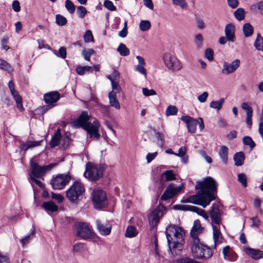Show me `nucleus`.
<instances>
[{
    "label": "nucleus",
    "mask_w": 263,
    "mask_h": 263,
    "mask_svg": "<svg viewBox=\"0 0 263 263\" xmlns=\"http://www.w3.org/2000/svg\"><path fill=\"white\" fill-rule=\"evenodd\" d=\"M84 40L86 43L94 42L93 35L90 30H87L84 35Z\"/></svg>",
    "instance_id": "50"
},
{
    "label": "nucleus",
    "mask_w": 263,
    "mask_h": 263,
    "mask_svg": "<svg viewBox=\"0 0 263 263\" xmlns=\"http://www.w3.org/2000/svg\"><path fill=\"white\" fill-rule=\"evenodd\" d=\"M208 96V92L206 91H204L202 94L198 97V100L200 103H204L206 101Z\"/></svg>",
    "instance_id": "61"
},
{
    "label": "nucleus",
    "mask_w": 263,
    "mask_h": 263,
    "mask_svg": "<svg viewBox=\"0 0 263 263\" xmlns=\"http://www.w3.org/2000/svg\"><path fill=\"white\" fill-rule=\"evenodd\" d=\"M254 46L257 50L263 51V38L259 33L254 41Z\"/></svg>",
    "instance_id": "30"
},
{
    "label": "nucleus",
    "mask_w": 263,
    "mask_h": 263,
    "mask_svg": "<svg viewBox=\"0 0 263 263\" xmlns=\"http://www.w3.org/2000/svg\"><path fill=\"white\" fill-rule=\"evenodd\" d=\"M220 225L215 224L212 225L213 231V238L215 245L220 242L219 239L221 237V233L219 230Z\"/></svg>",
    "instance_id": "26"
},
{
    "label": "nucleus",
    "mask_w": 263,
    "mask_h": 263,
    "mask_svg": "<svg viewBox=\"0 0 263 263\" xmlns=\"http://www.w3.org/2000/svg\"><path fill=\"white\" fill-rule=\"evenodd\" d=\"M243 251L249 257L254 260L263 258V251L259 249H253L249 247H245Z\"/></svg>",
    "instance_id": "21"
},
{
    "label": "nucleus",
    "mask_w": 263,
    "mask_h": 263,
    "mask_svg": "<svg viewBox=\"0 0 263 263\" xmlns=\"http://www.w3.org/2000/svg\"><path fill=\"white\" fill-rule=\"evenodd\" d=\"M163 60L166 66L170 69L179 70L181 68L180 62L174 55L169 53L164 54Z\"/></svg>",
    "instance_id": "12"
},
{
    "label": "nucleus",
    "mask_w": 263,
    "mask_h": 263,
    "mask_svg": "<svg viewBox=\"0 0 263 263\" xmlns=\"http://www.w3.org/2000/svg\"><path fill=\"white\" fill-rule=\"evenodd\" d=\"M90 118L87 111H83L79 118L72 122V126L74 128L82 127L90 138L98 140L100 136L99 133L100 124L97 120H94L92 123L89 122Z\"/></svg>",
    "instance_id": "3"
},
{
    "label": "nucleus",
    "mask_w": 263,
    "mask_h": 263,
    "mask_svg": "<svg viewBox=\"0 0 263 263\" xmlns=\"http://www.w3.org/2000/svg\"><path fill=\"white\" fill-rule=\"evenodd\" d=\"M103 171L99 166L92 164L86 165L84 176L90 180H98L102 176Z\"/></svg>",
    "instance_id": "9"
},
{
    "label": "nucleus",
    "mask_w": 263,
    "mask_h": 263,
    "mask_svg": "<svg viewBox=\"0 0 263 263\" xmlns=\"http://www.w3.org/2000/svg\"><path fill=\"white\" fill-rule=\"evenodd\" d=\"M76 233L77 236L86 239L91 238L93 232L89 226L84 222H78L75 224Z\"/></svg>",
    "instance_id": "8"
},
{
    "label": "nucleus",
    "mask_w": 263,
    "mask_h": 263,
    "mask_svg": "<svg viewBox=\"0 0 263 263\" xmlns=\"http://www.w3.org/2000/svg\"><path fill=\"white\" fill-rule=\"evenodd\" d=\"M60 135L57 134H55L54 136L52 138V139L51 140L50 145V146L52 147H54L56 146H57L60 143Z\"/></svg>",
    "instance_id": "47"
},
{
    "label": "nucleus",
    "mask_w": 263,
    "mask_h": 263,
    "mask_svg": "<svg viewBox=\"0 0 263 263\" xmlns=\"http://www.w3.org/2000/svg\"><path fill=\"white\" fill-rule=\"evenodd\" d=\"M35 233V228L33 227L31 229V232L30 234L28 236H26L23 239H22L21 242L23 246H24L26 244L28 243L31 239V237H32Z\"/></svg>",
    "instance_id": "45"
},
{
    "label": "nucleus",
    "mask_w": 263,
    "mask_h": 263,
    "mask_svg": "<svg viewBox=\"0 0 263 263\" xmlns=\"http://www.w3.org/2000/svg\"><path fill=\"white\" fill-rule=\"evenodd\" d=\"M241 108L246 111L247 115H253V110L247 103H242L241 104Z\"/></svg>",
    "instance_id": "54"
},
{
    "label": "nucleus",
    "mask_w": 263,
    "mask_h": 263,
    "mask_svg": "<svg viewBox=\"0 0 263 263\" xmlns=\"http://www.w3.org/2000/svg\"><path fill=\"white\" fill-rule=\"evenodd\" d=\"M224 102V98H221L217 101H212L210 104V107L219 110Z\"/></svg>",
    "instance_id": "33"
},
{
    "label": "nucleus",
    "mask_w": 263,
    "mask_h": 263,
    "mask_svg": "<svg viewBox=\"0 0 263 263\" xmlns=\"http://www.w3.org/2000/svg\"><path fill=\"white\" fill-rule=\"evenodd\" d=\"M54 53L58 57H60L62 59H65L66 58L67 52L66 49L65 47H61L59 49L58 53H57L56 52H54Z\"/></svg>",
    "instance_id": "53"
},
{
    "label": "nucleus",
    "mask_w": 263,
    "mask_h": 263,
    "mask_svg": "<svg viewBox=\"0 0 263 263\" xmlns=\"http://www.w3.org/2000/svg\"><path fill=\"white\" fill-rule=\"evenodd\" d=\"M92 199L96 209H100L107 204L106 193L102 190L94 191Z\"/></svg>",
    "instance_id": "10"
},
{
    "label": "nucleus",
    "mask_w": 263,
    "mask_h": 263,
    "mask_svg": "<svg viewBox=\"0 0 263 263\" xmlns=\"http://www.w3.org/2000/svg\"><path fill=\"white\" fill-rule=\"evenodd\" d=\"M240 64V61L238 59H235L231 64L225 62L223 63L221 72L224 74H230L235 71L239 67Z\"/></svg>",
    "instance_id": "16"
},
{
    "label": "nucleus",
    "mask_w": 263,
    "mask_h": 263,
    "mask_svg": "<svg viewBox=\"0 0 263 263\" xmlns=\"http://www.w3.org/2000/svg\"><path fill=\"white\" fill-rule=\"evenodd\" d=\"M96 225L100 234L104 236L110 234L112 227L109 222L97 220L96 221Z\"/></svg>",
    "instance_id": "17"
},
{
    "label": "nucleus",
    "mask_w": 263,
    "mask_h": 263,
    "mask_svg": "<svg viewBox=\"0 0 263 263\" xmlns=\"http://www.w3.org/2000/svg\"><path fill=\"white\" fill-rule=\"evenodd\" d=\"M108 98L110 106L114 107L117 109H119L120 108V105L117 99L116 92L114 91H110L108 94Z\"/></svg>",
    "instance_id": "25"
},
{
    "label": "nucleus",
    "mask_w": 263,
    "mask_h": 263,
    "mask_svg": "<svg viewBox=\"0 0 263 263\" xmlns=\"http://www.w3.org/2000/svg\"><path fill=\"white\" fill-rule=\"evenodd\" d=\"M238 181L244 187L247 186V177L244 173H240L238 175Z\"/></svg>",
    "instance_id": "48"
},
{
    "label": "nucleus",
    "mask_w": 263,
    "mask_h": 263,
    "mask_svg": "<svg viewBox=\"0 0 263 263\" xmlns=\"http://www.w3.org/2000/svg\"><path fill=\"white\" fill-rule=\"evenodd\" d=\"M234 160L235 164L236 166H241L242 165L245 160V155L243 152L237 153L234 156Z\"/></svg>",
    "instance_id": "29"
},
{
    "label": "nucleus",
    "mask_w": 263,
    "mask_h": 263,
    "mask_svg": "<svg viewBox=\"0 0 263 263\" xmlns=\"http://www.w3.org/2000/svg\"><path fill=\"white\" fill-rule=\"evenodd\" d=\"M42 207L48 212H54L58 210V206L52 201L44 202Z\"/></svg>",
    "instance_id": "28"
},
{
    "label": "nucleus",
    "mask_w": 263,
    "mask_h": 263,
    "mask_svg": "<svg viewBox=\"0 0 263 263\" xmlns=\"http://www.w3.org/2000/svg\"><path fill=\"white\" fill-rule=\"evenodd\" d=\"M117 50L122 56H127L129 54V50L123 43L119 45Z\"/></svg>",
    "instance_id": "35"
},
{
    "label": "nucleus",
    "mask_w": 263,
    "mask_h": 263,
    "mask_svg": "<svg viewBox=\"0 0 263 263\" xmlns=\"http://www.w3.org/2000/svg\"><path fill=\"white\" fill-rule=\"evenodd\" d=\"M191 248L193 255L197 258L203 257L204 248L206 246L203 245L199 241V239L191 240Z\"/></svg>",
    "instance_id": "14"
},
{
    "label": "nucleus",
    "mask_w": 263,
    "mask_h": 263,
    "mask_svg": "<svg viewBox=\"0 0 263 263\" xmlns=\"http://www.w3.org/2000/svg\"><path fill=\"white\" fill-rule=\"evenodd\" d=\"M181 120L186 125L188 131L191 133H195L196 131L197 121L189 116L181 117Z\"/></svg>",
    "instance_id": "18"
},
{
    "label": "nucleus",
    "mask_w": 263,
    "mask_h": 263,
    "mask_svg": "<svg viewBox=\"0 0 263 263\" xmlns=\"http://www.w3.org/2000/svg\"><path fill=\"white\" fill-rule=\"evenodd\" d=\"M151 27V23L148 20H142L139 24V28L142 31H146Z\"/></svg>",
    "instance_id": "38"
},
{
    "label": "nucleus",
    "mask_w": 263,
    "mask_h": 263,
    "mask_svg": "<svg viewBox=\"0 0 263 263\" xmlns=\"http://www.w3.org/2000/svg\"><path fill=\"white\" fill-rule=\"evenodd\" d=\"M242 31L245 36L249 37L253 33V28L250 23H246L242 27Z\"/></svg>",
    "instance_id": "31"
},
{
    "label": "nucleus",
    "mask_w": 263,
    "mask_h": 263,
    "mask_svg": "<svg viewBox=\"0 0 263 263\" xmlns=\"http://www.w3.org/2000/svg\"><path fill=\"white\" fill-rule=\"evenodd\" d=\"M256 9L260 11H263V1L259 2L255 5H252L250 7L251 10H255Z\"/></svg>",
    "instance_id": "60"
},
{
    "label": "nucleus",
    "mask_w": 263,
    "mask_h": 263,
    "mask_svg": "<svg viewBox=\"0 0 263 263\" xmlns=\"http://www.w3.org/2000/svg\"><path fill=\"white\" fill-rule=\"evenodd\" d=\"M71 178L68 174H59L51 180L50 184L54 190H61L69 183Z\"/></svg>",
    "instance_id": "7"
},
{
    "label": "nucleus",
    "mask_w": 263,
    "mask_h": 263,
    "mask_svg": "<svg viewBox=\"0 0 263 263\" xmlns=\"http://www.w3.org/2000/svg\"><path fill=\"white\" fill-rule=\"evenodd\" d=\"M8 86L10 89L11 93L12 96L13 97L16 103L17 108L21 111H24V108L22 105V98L21 96L19 95L18 93L15 90L14 84L12 81H10L9 82Z\"/></svg>",
    "instance_id": "19"
},
{
    "label": "nucleus",
    "mask_w": 263,
    "mask_h": 263,
    "mask_svg": "<svg viewBox=\"0 0 263 263\" xmlns=\"http://www.w3.org/2000/svg\"><path fill=\"white\" fill-rule=\"evenodd\" d=\"M9 37L8 36H5L1 41L2 48L3 50H8L9 47L7 45L8 42Z\"/></svg>",
    "instance_id": "57"
},
{
    "label": "nucleus",
    "mask_w": 263,
    "mask_h": 263,
    "mask_svg": "<svg viewBox=\"0 0 263 263\" xmlns=\"http://www.w3.org/2000/svg\"><path fill=\"white\" fill-rule=\"evenodd\" d=\"M87 13L86 9L82 6H78L77 8V14L81 18H83Z\"/></svg>",
    "instance_id": "52"
},
{
    "label": "nucleus",
    "mask_w": 263,
    "mask_h": 263,
    "mask_svg": "<svg viewBox=\"0 0 263 263\" xmlns=\"http://www.w3.org/2000/svg\"><path fill=\"white\" fill-rule=\"evenodd\" d=\"M203 253L204 254L203 257L205 258H210L213 255L212 251L207 246H205L204 251H203Z\"/></svg>",
    "instance_id": "63"
},
{
    "label": "nucleus",
    "mask_w": 263,
    "mask_h": 263,
    "mask_svg": "<svg viewBox=\"0 0 263 263\" xmlns=\"http://www.w3.org/2000/svg\"><path fill=\"white\" fill-rule=\"evenodd\" d=\"M0 263H10V259L7 253L0 251Z\"/></svg>",
    "instance_id": "51"
},
{
    "label": "nucleus",
    "mask_w": 263,
    "mask_h": 263,
    "mask_svg": "<svg viewBox=\"0 0 263 263\" xmlns=\"http://www.w3.org/2000/svg\"><path fill=\"white\" fill-rule=\"evenodd\" d=\"M183 183L177 185L174 183H170L165 189L164 193L161 196L162 200H167L178 195L184 189Z\"/></svg>",
    "instance_id": "6"
},
{
    "label": "nucleus",
    "mask_w": 263,
    "mask_h": 263,
    "mask_svg": "<svg viewBox=\"0 0 263 263\" xmlns=\"http://www.w3.org/2000/svg\"><path fill=\"white\" fill-rule=\"evenodd\" d=\"M176 263H198L197 261L189 258H183L177 259Z\"/></svg>",
    "instance_id": "58"
},
{
    "label": "nucleus",
    "mask_w": 263,
    "mask_h": 263,
    "mask_svg": "<svg viewBox=\"0 0 263 263\" xmlns=\"http://www.w3.org/2000/svg\"><path fill=\"white\" fill-rule=\"evenodd\" d=\"M203 38L201 34L199 33L195 35V44L197 49H200L202 46Z\"/></svg>",
    "instance_id": "43"
},
{
    "label": "nucleus",
    "mask_w": 263,
    "mask_h": 263,
    "mask_svg": "<svg viewBox=\"0 0 263 263\" xmlns=\"http://www.w3.org/2000/svg\"><path fill=\"white\" fill-rule=\"evenodd\" d=\"M138 234L136 228L133 226H128L126 230L125 236L126 237L132 238L135 237Z\"/></svg>",
    "instance_id": "34"
},
{
    "label": "nucleus",
    "mask_w": 263,
    "mask_h": 263,
    "mask_svg": "<svg viewBox=\"0 0 263 263\" xmlns=\"http://www.w3.org/2000/svg\"><path fill=\"white\" fill-rule=\"evenodd\" d=\"M60 98V94L58 91H52L46 93L44 96V101L48 105L44 107L46 110L53 106V104L58 101Z\"/></svg>",
    "instance_id": "15"
},
{
    "label": "nucleus",
    "mask_w": 263,
    "mask_h": 263,
    "mask_svg": "<svg viewBox=\"0 0 263 263\" xmlns=\"http://www.w3.org/2000/svg\"><path fill=\"white\" fill-rule=\"evenodd\" d=\"M65 8L66 10L70 13L73 14L76 10V7L73 3L70 0H66L65 2Z\"/></svg>",
    "instance_id": "41"
},
{
    "label": "nucleus",
    "mask_w": 263,
    "mask_h": 263,
    "mask_svg": "<svg viewBox=\"0 0 263 263\" xmlns=\"http://www.w3.org/2000/svg\"><path fill=\"white\" fill-rule=\"evenodd\" d=\"M104 7L110 11L116 10V7L114 5L112 2L109 0H106L104 2Z\"/></svg>",
    "instance_id": "55"
},
{
    "label": "nucleus",
    "mask_w": 263,
    "mask_h": 263,
    "mask_svg": "<svg viewBox=\"0 0 263 263\" xmlns=\"http://www.w3.org/2000/svg\"><path fill=\"white\" fill-rule=\"evenodd\" d=\"M205 57L210 61L213 60V51L211 49L208 48L205 50Z\"/></svg>",
    "instance_id": "62"
},
{
    "label": "nucleus",
    "mask_w": 263,
    "mask_h": 263,
    "mask_svg": "<svg viewBox=\"0 0 263 263\" xmlns=\"http://www.w3.org/2000/svg\"><path fill=\"white\" fill-rule=\"evenodd\" d=\"M164 206L160 204L148 215V219L152 228L157 227L160 218L164 214Z\"/></svg>",
    "instance_id": "11"
},
{
    "label": "nucleus",
    "mask_w": 263,
    "mask_h": 263,
    "mask_svg": "<svg viewBox=\"0 0 263 263\" xmlns=\"http://www.w3.org/2000/svg\"><path fill=\"white\" fill-rule=\"evenodd\" d=\"M84 192L83 184L76 181L66 191V197L70 202L77 204L82 198Z\"/></svg>",
    "instance_id": "4"
},
{
    "label": "nucleus",
    "mask_w": 263,
    "mask_h": 263,
    "mask_svg": "<svg viewBox=\"0 0 263 263\" xmlns=\"http://www.w3.org/2000/svg\"><path fill=\"white\" fill-rule=\"evenodd\" d=\"M165 234L169 250L172 255H177L182 250L185 232L180 227L171 225L166 228Z\"/></svg>",
    "instance_id": "2"
},
{
    "label": "nucleus",
    "mask_w": 263,
    "mask_h": 263,
    "mask_svg": "<svg viewBox=\"0 0 263 263\" xmlns=\"http://www.w3.org/2000/svg\"><path fill=\"white\" fill-rule=\"evenodd\" d=\"M95 53V51L93 49H84L82 51L83 57L87 61H90L91 55Z\"/></svg>",
    "instance_id": "37"
},
{
    "label": "nucleus",
    "mask_w": 263,
    "mask_h": 263,
    "mask_svg": "<svg viewBox=\"0 0 263 263\" xmlns=\"http://www.w3.org/2000/svg\"><path fill=\"white\" fill-rule=\"evenodd\" d=\"M222 253L224 258L230 261H234L237 258V254L231 249V248L227 246L223 248Z\"/></svg>",
    "instance_id": "23"
},
{
    "label": "nucleus",
    "mask_w": 263,
    "mask_h": 263,
    "mask_svg": "<svg viewBox=\"0 0 263 263\" xmlns=\"http://www.w3.org/2000/svg\"><path fill=\"white\" fill-rule=\"evenodd\" d=\"M221 212L216 204L212 205V209L210 212V216L212 220V225L213 224H221Z\"/></svg>",
    "instance_id": "20"
},
{
    "label": "nucleus",
    "mask_w": 263,
    "mask_h": 263,
    "mask_svg": "<svg viewBox=\"0 0 263 263\" xmlns=\"http://www.w3.org/2000/svg\"><path fill=\"white\" fill-rule=\"evenodd\" d=\"M235 26L232 23H229L225 26L224 33L228 41L234 42L235 40Z\"/></svg>",
    "instance_id": "22"
},
{
    "label": "nucleus",
    "mask_w": 263,
    "mask_h": 263,
    "mask_svg": "<svg viewBox=\"0 0 263 263\" xmlns=\"http://www.w3.org/2000/svg\"><path fill=\"white\" fill-rule=\"evenodd\" d=\"M243 143L246 145H248L252 149L255 146V143L252 139L249 136H245L242 139Z\"/></svg>",
    "instance_id": "44"
},
{
    "label": "nucleus",
    "mask_w": 263,
    "mask_h": 263,
    "mask_svg": "<svg viewBox=\"0 0 263 263\" xmlns=\"http://www.w3.org/2000/svg\"><path fill=\"white\" fill-rule=\"evenodd\" d=\"M245 10L243 8H238L234 12V15L235 18L238 21H242L245 18Z\"/></svg>",
    "instance_id": "40"
},
{
    "label": "nucleus",
    "mask_w": 263,
    "mask_h": 263,
    "mask_svg": "<svg viewBox=\"0 0 263 263\" xmlns=\"http://www.w3.org/2000/svg\"><path fill=\"white\" fill-rule=\"evenodd\" d=\"M0 68L7 71L9 73H11L13 71V68L6 61L0 59Z\"/></svg>",
    "instance_id": "36"
},
{
    "label": "nucleus",
    "mask_w": 263,
    "mask_h": 263,
    "mask_svg": "<svg viewBox=\"0 0 263 263\" xmlns=\"http://www.w3.org/2000/svg\"><path fill=\"white\" fill-rule=\"evenodd\" d=\"M202 230L199 221L195 220L190 233L191 240L199 239L198 235L201 233Z\"/></svg>",
    "instance_id": "24"
},
{
    "label": "nucleus",
    "mask_w": 263,
    "mask_h": 263,
    "mask_svg": "<svg viewBox=\"0 0 263 263\" xmlns=\"http://www.w3.org/2000/svg\"><path fill=\"white\" fill-rule=\"evenodd\" d=\"M142 92L144 96L145 97H149L151 96L156 95V92L154 89H148L147 88H142Z\"/></svg>",
    "instance_id": "56"
},
{
    "label": "nucleus",
    "mask_w": 263,
    "mask_h": 263,
    "mask_svg": "<svg viewBox=\"0 0 263 263\" xmlns=\"http://www.w3.org/2000/svg\"><path fill=\"white\" fill-rule=\"evenodd\" d=\"M55 21H56V23L59 26H64L67 22V19L64 16H63L60 14L56 15Z\"/></svg>",
    "instance_id": "46"
},
{
    "label": "nucleus",
    "mask_w": 263,
    "mask_h": 263,
    "mask_svg": "<svg viewBox=\"0 0 263 263\" xmlns=\"http://www.w3.org/2000/svg\"><path fill=\"white\" fill-rule=\"evenodd\" d=\"M173 209L180 211H190L198 213L199 215L202 216L205 220H208L209 216L205 211L197 206L189 205L176 204L173 206Z\"/></svg>",
    "instance_id": "13"
},
{
    "label": "nucleus",
    "mask_w": 263,
    "mask_h": 263,
    "mask_svg": "<svg viewBox=\"0 0 263 263\" xmlns=\"http://www.w3.org/2000/svg\"><path fill=\"white\" fill-rule=\"evenodd\" d=\"M228 5L232 9L236 8L239 5L238 0H227Z\"/></svg>",
    "instance_id": "59"
},
{
    "label": "nucleus",
    "mask_w": 263,
    "mask_h": 263,
    "mask_svg": "<svg viewBox=\"0 0 263 263\" xmlns=\"http://www.w3.org/2000/svg\"><path fill=\"white\" fill-rule=\"evenodd\" d=\"M76 71L79 75L82 76L85 74V72H92V68L89 66H77L76 67Z\"/></svg>",
    "instance_id": "32"
},
{
    "label": "nucleus",
    "mask_w": 263,
    "mask_h": 263,
    "mask_svg": "<svg viewBox=\"0 0 263 263\" xmlns=\"http://www.w3.org/2000/svg\"><path fill=\"white\" fill-rule=\"evenodd\" d=\"M217 186L216 181L211 177L205 178L202 181L197 182L195 189L199 191L196 194L189 196L190 203L205 208L215 199Z\"/></svg>",
    "instance_id": "1"
},
{
    "label": "nucleus",
    "mask_w": 263,
    "mask_h": 263,
    "mask_svg": "<svg viewBox=\"0 0 263 263\" xmlns=\"http://www.w3.org/2000/svg\"><path fill=\"white\" fill-rule=\"evenodd\" d=\"M178 112L177 108L174 105H170L168 106L165 110V115L167 117L175 116Z\"/></svg>",
    "instance_id": "39"
},
{
    "label": "nucleus",
    "mask_w": 263,
    "mask_h": 263,
    "mask_svg": "<svg viewBox=\"0 0 263 263\" xmlns=\"http://www.w3.org/2000/svg\"><path fill=\"white\" fill-rule=\"evenodd\" d=\"M173 5L179 6L184 9L187 7V4L185 0H172Z\"/></svg>",
    "instance_id": "42"
},
{
    "label": "nucleus",
    "mask_w": 263,
    "mask_h": 263,
    "mask_svg": "<svg viewBox=\"0 0 263 263\" xmlns=\"http://www.w3.org/2000/svg\"><path fill=\"white\" fill-rule=\"evenodd\" d=\"M57 165V163H54L47 165L40 166L32 159L30 161V178L33 177L41 178L46 173L50 171Z\"/></svg>",
    "instance_id": "5"
},
{
    "label": "nucleus",
    "mask_w": 263,
    "mask_h": 263,
    "mask_svg": "<svg viewBox=\"0 0 263 263\" xmlns=\"http://www.w3.org/2000/svg\"><path fill=\"white\" fill-rule=\"evenodd\" d=\"M218 155L222 162L224 164H226L228 161V148L224 145L221 146L220 148Z\"/></svg>",
    "instance_id": "27"
},
{
    "label": "nucleus",
    "mask_w": 263,
    "mask_h": 263,
    "mask_svg": "<svg viewBox=\"0 0 263 263\" xmlns=\"http://www.w3.org/2000/svg\"><path fill=\"white\" fill-rule=\"evenodd\" d=\"M84 248L83 243H77L73 247V251L75 252H80L82 251Z\"/></svg>",
    "instance_id": "64"
},
{
    "label": "nucleus",
    "mask_w": 263,
    "mask_h": 263,
    "mask_svg": "<svg viewBox=\"0 0 263 263\" xmlns=\"http://www.w3.org/2000/svg\"><path fill=\"white\" fill-rule=\"evenodd\" d=\"M162 176L165 177L166 181H170L175 179V175L172 171H166L162 174Z\"/></svg>",
    "instance_id": "49"
}]
</instances>
